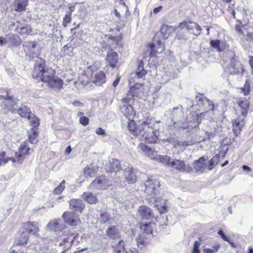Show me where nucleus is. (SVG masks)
Listing matches in <instances>:
<instances>
[{"instance_id":"nucleus-42","label":"nucleus","mask_w":253,"mask_h":253,"mask_svg":"<svg viewBox=\"0 0 253 253\" xmlns=\"http://www.w3.org/2000/svg\"><path fill=\"white\" fill-rule=\"evenodd\" d=\"M146 74V71L144 69L143 63L142 61H141L138 67L136 69L135 72V76H137L138 78H143Z\"/></svg>"},{"instance_id":"nucleus-51","label":"nucleus","mask_w":253,"mask_h":253,"mask_svg":"<svg viewBox=\"0 0 253 253\" xmlns=\"http://www.w3.org/2000/svg\"><path fill=\"white\" fill-rule=\"evenodd\" d=\"M65 181L63 180L54 190V193L56 194H60L65 189Z\"/></svg>"},{"instance_id":"nucleus-46","label":"nucleus","mask_w":253,"mask_h":253,"mask_svg":"<svg viewBox=\"0 0 253 253\" xmlns=\"http://www.w3.org/2000/svg\"><path fill=\"white\" fill-rule=\"evenodd\" d=\"M126 243L125 242L122 240H120L118 242H114L112 245V249L113 250L116 249L117 248L118 250H126Z\"/></svg>"},{"instance_id":"nucleus-9","label":"nucleus","mask_w":253,"mask_h":253,"mask_svg":"<svg viewBox=\"0 0 253 253\" xmlns=\"http://www.w3.org/2000/svg\"><path fill=\"white\" fill-rule=\"evenodd\" d=\"M120 110L122 114L128 120L131 121L133 119L135 115L133 108L130 104L121 105Z\"/></svg>"},{"instance_id":"nucleus-38","label":"nucleus","mask_w":253,"mask_h":253,"mask_svg":"<svg viewBox=\"0 0 253 253\" xmlns=\"http://www.w3.org/2000/svg\"><path fill=\"white\" fill-rule=\"evenodd\" d=\"M96 172L95 168L91 165L85 167L84 169V173L85 177H93Z\"/></svg>"},{"instance_id":"nucleus-45","label":"nucleus","mask_w":253,"mask_h":253,"mask_svg":"<svg viewBox=\"0 0 253 253\" xmlns=\"http://www.w3.org/2000/svg\"><path fill=\"white\" fill-rule=\"evenodd\" d=\"M73 242V239H71V241L69 242V239L68 238L66 237L64 238L59 243L60 246H63L66 245V244L68 243V245L67 246V249L64 250L62 251L61 253H66L68 250L71 249L72 246V242Z\"/></svg>"},{"instance_id":"nucleus-44","label":"nucleus","mask_w":253,"mask_h":253,"mask_svg":"<svg viewBox=\"0 0 253 253\" xmlns=\"http://www.w3.org/2000/svg\"><path fill=\"white\" fill-rule=\"evenodd\" d=\"M198 105L200 106L201 104H203V102H204V104L205 105L207 104L209 106V108H207V110L206 112H208L210 110L213 111V108H214V105L209 100H208L207 99H203L201 97L199 98L198 100Z\"/></svg>"},{"instance_id":"nucleus-40","label":"nucleus","mask_w":253,"mask_h":253,"mask_svg":"<svg viewBox=\"0 0 253 253\" xmlns=\"http://www.w3.org/2000/svg\"><path fill=\"white\" fill-rule=\"evenodd\" d=\"M182 106L181 105H178L176 107L172 109L171 112V118L172 119H176L181 117L182 115Z\"/></svg>"},{"instance_id":"nucleus-35","label":"nucleus","mask_w":253,"mask_h":253,"mask_svg":"<svg viewBox=\"0 0 253 253\" xmlns=\"http://www.w3.org/2000/svg\"><path fill=\"white\" fill-rule=\"evenodd\" d=\"M27 119L29 120V123L31 126H33L32 128L37 130L38 126H40V120L39 118L33 113L31 115L29 116Z\"/></svg>"},{"instance_id":"nucleus-19","label":"nucleus","mask_w":253,"mask_h":253,"mask_svg":"<svg viewBox=\"0 0 253 253\" xmlns=\"http://www.w3.org/2000/svg\"><path fill=\"white\" fill-rule=\"evenodd\" d=\"M243 116L240 115L234 121L233 124V131L235 135H237L240 132L241 129L245 124Z\"/></svg>"},{"instance_id":"nucleus-62","label":"nucleus","mask_w":253,"mask_h":253,"mask_svg":"<svg viewBox=\"0 0 253 253\" xmlns=\"http://www.w3.org/2000/svg\"><path fill=\"white\" fill-rule=\"evenodd\" d=\"M242 169L244 171H246L247 173L252 171V169L249 167H248L246 165H243L242 166Z\"/></svg>"},{"instance_id":"nucleus-27","label":"nucleus","mask_w":253,"mask_h":253,"mask_svg":"<svg viewBox=\"0 0 253 253\" xmlns=\"http://www.w3.org/2000/svg\"><path fill=\"white\" fill-rule=\"evenodd\" d=\"M55 72L54 70L52 68H47L44 70L42 73V77L40 80L45 83L49 82L55 76Z\"/></svg>"},{"instance_id":"nucleus-15","label":"nucleus","mask_w":253,"mask_h":253,"mask_svg":"<svg viewBox=\"0 0 253 253\" xmlns=\"http://www.w3.org/2000/svg\"><path fill=\"white\" fill-rule=\"evenodd\" d=\"M16 32L21 36H27L31 34L32 28L28 24H21L20 22H17Z\"/></svg>"},{"instance_id":"nucleus-57","label":"nucleus","mask_w":253,"mask_h":253,"mask_svg":"<svg viewBox=\"0 0 253 253\" xmlns=\"http://www.w3.org/2000/svg\"><path fill=\"white\" fill-rule=\"evenodd\" d=\"M89 119L84 116H83L80 119V123L83 126H86L88 124Z\"/></svg>"},{"instance_id":"nucleus-33","label":"nucleus","mask_w":253,"mask_h":253,"mask_svg":"<svg viewBox=\"0 0 253 253\" xmlns=\"http://www.w3.org/2000/svg\"><path fill=\"white\" fill-rule=\"evenodd\" d=\"M46 228L49 230H54L55 231H60L63 228V226L60 224L58 220L56 219L50 221L47 224Z\"/></svg>"},{"instance_id":"nucleus-34","label":"nucleus","mask_w":253,"mask_h":253,"mask_svg":"<svg viewBox=\"0 0 253 253\" xmlns=\"http://www.w3.org/2000/svg\"><path fill=\"white\" fill-rule=\"evenodd\" d=\"M83 196V199L90 204H95L97 202L96 196L91 192H84Z\"/></svg>"},{"instance_id":"nucleus-56","label":"nucleus","mask_w":253,"mask_h":253,"mask_svg":"<svg viewBox=\"0 0 253 253\" xmlns=\"http://www.w3.org/2000/svg\"><path fill=\"white\" fill-rule=\"evenodd\" d=\"M144 234H142L139 236L137 239V243L141 245H145L148 242V239L147 238L144 237Z\"/></svg>"},{"instance_id":"nucleus-53","label":"nucleus","mask_w":253,"mask_h":253,"mask_svg":"<svg viewBox=\"0 0 253 253\" xmlns=\"http://www.w3.org/2000/svg\"><path fill=\"white\" fill-rule=\"evenodd\" d=\"M218 157L215 156L209 162L208 169L211 170L217 164Z\"/></svg>"},{"instance_id":"nucleus-11","label":"nucleus","mask_w":253,"mask_h":253,"mask_svg":"<svg viewBox=\"0 0 253 253\" xmlns=\"http://www.w3.org/2000/svg\"><path fill=\"white\" fill-rule=\"evenodd\" d=\"M150 47V55L154 56L157 53L162 52L165 49V46L163 42L158 40L156 42V44L151 43L149 44Z\"/></svg>"},{"instance_id":"nucleus-47","label":"nucleus","mask_w":253,"mask_h":253,"mask_svg":"<svg viewBox=\"0 0 253 253\" xmlns=\"http://www.w3.org/2000/svg\"><path fill=\"white\" fill-rule=\"evenodd\" d=\"M27 232H26L24 230L22 231L21 234L19 239V244L22 245L27 243L29 239V235Z\"/></svg>"},{"instance_id":"nucleus-55","label":"nucleus","mask_w":253,"mask_h":253,"mask_svg":"<svg viewBox=\"0 0 253 253\" xmlns=\"http://www.w3.org/2000/svg\"><path fill=\"white\" fill-rule=\"evenodd\" d=\"M71 15L70 12H67L66 15L64 18V21L63 22V26L64 27H66L67 24L69 23L71 21Z\"/></svg>"},{"instance_id":"nucleus-28","label":"nucleus","mask_w":253,"mask_h":253,"mask_svg":"<svg viewBox=\"0 0 253 253\" xmlns=\"http://www.w3.org/2000/svg\"><path fill=\"white\" fill-rule=\"evenodd\" d=\"M106 234L111 239L119 238L121 236L118 227L115 226H112L108 228L106 231Z\"/></svg>"},{"instance_id":"nucleus-3","label":"nucleus","mask_w":253,"mask_h":253,"mask_svg":"<svg viewBox=\"0 0 253 253\" xmlns=\"http://www.w3.org/2000/svg\"><path fill=\"white\" fill-rule=\"evenodd\" d=\"M169 167L179 172L189 173L192 171L191 167L186 165L184 161L179 159H172Z\"/></svg>"},{"instance_id":"nucleus-21","label":"nucleus","mask_w":253,"mask_h":253,"mask_svg":"<svg viewBox=\"0 0 253 253\" xmlns=\"http://www.w3.org/2000/svg\"><path fill=\"white\" fill-rule=\"evenodd\" d=\"M106 170L109 172H117L121 169V165L119 160L112 159L108 165L106 166Z\"/></svg>"},{"instance_id":"nucleus-31","label":"nucleus","mask_w":253,"mask_h":253,"mask_svg":"<svg viewBox=\"0 0 253 253\" xmlns=\"http://www.w3.org/2000/svg\"><path fill=\"white\" fill-rule=\"evenodd\" d=\"M17 113L22 118H27L32 113L31 109L26 105L22 106L17 110Z\"/></svg>"},{"instance_id":"nucleus-50","label":"nucleus","mask_w":253,"mask_h":253,"mask_svg":"<svg viewBox=\"0 0 253 253\" xmlns=\"http://www.w3.org/2000/svg\"><path fill=\"white\" fill-rule=\"evenodd\" d=\"M235 28L238 35H244V31L243 29V26L242 25V23L240 20H237L236 21V23L235 24Z\"/></svg>"},{"instance_id":"nucleus-29","label":"nucleus","mask_w":253,"mask_h":253,"mask_svg":"<svg viewBox=\"0 0 253 253\" xmlns=\"http://www.w3.org/2000/svg\"><path fill=\"white\" fill-rule=\"evenodd\" d=\"M211 46L217 49L218 51H222L227 48V45L225 42L218 40H211L210 42Z\"/></svg>"},{"instance_id":"nucleus-5","label":"nucleus","mask_w":253,"mask_h":253,"mask_svg":"<svg viewBox=\"0 0 253 253\" xmlns=\"http://www.w3.org/2000/svg\"><path fill=\"white\" fill-rule=\"evenodd\" d=\"M62 217L66 223L71 226L77 225L81 222L79 214L74 211L64 212Z\"/></svg>"},{"instance_id":"nucleus-48","label":"nucleus","mask_w":253,"mask_h":253,"mask_svg":"<svg viewBox=\"0 0 253 253\" xmlns=\"http://www.w3.org/2000/svg\"><path fill=\"white\" fill-rule=\"evenodd\" d=\"M170 28L167 25H164L162 26L161 31L164 39H166L169 37L170 34Z\"/></svg>"},{"instance_id":"nucleus-49","label":"nucleus","mask_w":253,"mask_h":253,"mask_svg":"<svg viewBox=\"0 0 253 253\" xmlns=\"http://www.w3.org/2000/svg\"><path fill=\"white\" fill-rule=\"evenodd\" d=\"M100 221L102 223H111L112 222V219L110 217V215L107 212H103L100 214Z\"/></svg>"},{"instance_id":"nucleus-24","label":"nucleus","mask_w":253,"mask_h":253,"mask_svg":"<svg viewBox=\"0 0 253 253\" xmlns=\"http://www.w3.org/2000/svg\"><path fill=\"white\" fill-rule=\"evenodd\" d=\"M155 228L156 225L154 222H146L140 225L141 230L148 236H154L153 232Z\"/></svg>"},{"instance_id":"nucleus-36","label":"nucleus","mask_w":253,"mask_h":253,"mask_svg":"<svg viewBox=\"0 0 253 253\" xmlns=\"http://www.w3.org/2000/svg\"><path fill=\"white\" fill-rule=\"evenodd\" d=\"M171 160V159L169 156H162L160 155H158L155 161L162 163V164L165 165L166 166L169 167Z\"/></svg>"},{"instance_id":"nucleus-25","label":"nucleus","mask_w":253,"mask_h":253,"mask_svg":"<svg viewBox=\"0 0 253 253\" xmlns=\"http://www.w3.org/2000/svg\"><path fill=\"white\" fill-rule=\"evenodd\" d=\"M127 128L130 133H131L134 136H138L142 132L141 126H139L138 127H136L133 119H132V120L128 121Z\"/></svg>"},{"instance_id":"nucleus-20","label":"nucleus","mask_w":253,"mask_h":253,"mask_svg":"<svg viewBox=\"0 0 253 253\" xmlns=\"http://www.w3.org/2000/svg\"><path fill=\"white\" fill-rule=\"evenodd\" d=\"M44 70L45 65L44 63L36 62L32 73L33 78L40 80Z\"/></svg>"},{"instance_id":"nucleus-13","label":"nucleus","mask_w":253,"mask_h":253,"mask_svg":"<svg viewBox=\"0 0 253 253\" xmlns=\"http://www.w3.org/2000/svg\"><path fill=\"white\" fill-rule=\"evenodd\" d=\"M229 74L238 75L240 74H243L244 72L242 65L235 61L234 59H232L231 64L228 70Z\"/></svg>"},{"instance_id":"nucleus-61","label":"nucleus","mask_w":253,"mask_h":253,"mask_svg":"<svg viewBox=\"0 0 253 253\" xmlns=\"http://www.w3.org/2000/svg\"><path fill=\"white\" fill-rule=\"evenodd\" d=\"M73 105L75 107H81L84 106V104L80 101L77 100L73 102Z\"/></svg>"},{"instance_id":"nucleus-26","label":"nucleus","mask_w":253,"mask_h":253,"mask_svg":"<svg viewBox=\"0 0 253 253\" xmlns=\"http://www.w3.org/2000/svg\"><path fill=\"white\" fill-rule=\"evenodd\" d=\"M106 59L113 68L116 67V64L118 61V54L116 52L113 51L112 50L108 51Z\"/></svg>"},{"instance_id":"nucleus-1","label":"nucleus","mask_w":253,"mask_h":253,"mask_svg":"<svg viewBox=\"0 0 253 253\" xmlns=\"http://www.w3.org/2000/svg\"><path fill=\"white\" fill-rule=\"evenodd\" d=\"M145 120L147 121H143L141 124L142 132L139 135L144 136L146 142L151 143H155L157 140L158 132L160 128L159 125L160 122L157 121L153 125H151L152 120L151 118L147 117Z\"/></svg>"},{"instance_id":"nucleus-32","label":"nucleus","mask_w":253,"mask_h":253,"mask_svg":"<svg viewBox=\"0 0 253 253\" xmlns=\"http://www.w3.org/2000/svg\"><path fill=\"white\" fill-rule=\"evenodd\" d=\"M28 4V0H15L14 2V10L17 12H21L25 10Z\"/></svg>"},{"instance_id":"nucleus-12","label":"nucleus","mask_w":253,"mask_h":253,"mask_svg":"<svg viewBox=\"0 0 253 253\" xmlns=\"http://www.w3.org/2000/svg\"><path fill=\"white\" fill-rule=\"evenodd\" d=\"M23 228L28 234L37 236L39 231L38 223L37 222H27L23 225Z\"/></svg>"},{"instance_id":"nucleus-23","label":"nucleus","mask_w":253,"mask_h":253,"mask_svg":"<svg viewBox=\"0 0 253 253\" xmlns=\"http://www.w3.org/2000/svg\"><path fill=\"white\" fill-rule=\"evenodd\" d=\"M63 84V81L61 79L55 76L47 83L49 87L57 90L61 89L62 88Z\"/></svg>"},{"instance_id":"nucleus-37","label":"nucleus","mask_w":253,"mask_h":253,"mask_svg":"<svg viewBox=\"0 0 253 253\" xmlns=\"http://www.w3.org/2000/svg\"><path fill=\"white\" fill-rule=\"evenodd\" d=\"M8 38L10 42L14 46L19 45L22 42L21 38L17 34H9Z\"/></svg>"},{"instance_id":"nucleus-14","label":"nucleus","mask_w":253,"mask_h":253,"mask_svg":"<svg viewBox=\"0 0 253 253\" xmlns=\"http://www.w3.org/2000/svg\"><path fill=\"white\" fill-rule=\"evenodd\" d=\"M69 206L71 210L81 213L84 208L85 205L81 199H73L69 201Z\"/></svg>"},{"instance_id":"nucleus-17","label":"nucleus","mask_w":253,"mask_h":253,"mask_svg":"<svg viewBox=\"0 0 253 253\" xmlns=\"http://www.w3.org/2000/svg\"><path fill=\"white\" fill-rule=\"evenodd\" d=\"M139 148L144 153L145 155L150 159L156 160L158 153L156 151L148 147L143 143H141L139 145Z\"/></svg>"},{"instance_id":"nucleus-30","label":"nucleus","mask_w":253,"mask_h":253,"mask_svg":"<svg viewBox=\"0 0 253 253\" xmlns=\"http://www.w3.org/2000/svg\"><path fill=\"white\" fill-rule=\"evenodd\" d=\"M105 74L101 71H99L95 74L93 82L97 85L100 86L105 82Z\"/></svg>"},{"instance_id":"nucleus-43","label":"nucleus","mask_w":253,"mask_h":253,"mask_svg":"<svg viewBox=\"0 0 253 253\" xmlns=\"http://www.w3.org/2000/svg\"><path fill=\"white\" fill-rule=\"evenodd\" d=\"M4 98L5 101L4 102V104H6L9 103V104L7 105V107L8 109H10L11 107L12 108L13 106L16 104L14 100L13 99L12 96H9L8 94L6 95L5 97L0 95V99Z\"/></svg>"},{"instance_id":"nucleus-41","label":"nucleus","mask_w":253,"mask_h":253,"mask_svg":"<svg viewBox=\"0 0 253 253\" xmlns=\"http://www.w3.org/2000/svg\"><path fill=\"white\" fill-rule=\"evenodd\" d=\"M29 133V140L31 144H34L38 142V137L39 133L37 132L36 130H34V128H31V131L28 132Z\"/></svg>"},{"instance_id":"nucleus-18","label":"nucleus","mask_w":253,"mask_h":253,"mask_svg":"<svg viewBox=\"0 0 253 253\" xmlns=\"http://www.w3.org/2000/svg\"><path fill=\"white\" fill-rule=\"evenodd\" d=\"M126 180L128 183H133L136 180V171L132 167H127L125 170Z\"/></svg>"},{"instance_id":"nucleus-54","label":"nucleus","mask_w":253,"mask_h":253,"mask_svg":"<svg viewBox=\"0 0 253 253\" xmlns=\"http://www.w3.org/2000/svg\"><path fill=\"white\" fill-rule=\"evenodd\" d=\"M188 36L186 33H179L176 35V38L177 40L180 41L182 42H186L188 39Z\"/></svg>"},{"instance_id":"nucleus-2","label":"nucleus","mask_w":253,"mask_h":253,"mask_svg":"<svg viewBox=\"0 0 253 253\" xmlns=\"http://www.w3.org/2000/svg\"><path fill=\"white\" fill-rule=\"evenodd\" d=\"M145 192L149 196L151 197V200H154L155 206L159 210L162 208V212L167 211V207L164 203V205H161L158 203V199L155 198L156 194L158 188L160 186V182L159 181L152 178H149L147 180L145 183Z\"/></svg>"},{"instance_id":"nucleus-59","label":"nucleus","mask_w":253,"mask_h":253,"mask_svg":"<svg viewBox=\"0 0 253 253\" xmlns=\"http://www.w3.org/2000/svg\"><path fill=\"white\" fill-rule=\"evenodd\" d=\"M95 132L97 134L100 135H103L105 134V130L103 129L101 127L97 128L95 130Z\"/></svg>"},{"instance_id":"nucleus-16","label":"nucleus","mask_w":253,"mask_h":253,"mask_svg":"<svg viewBox=\"0 0 253 253\" xmlns=\"http://www.w3.org/2000/svg\"><path fill=\"white\" fill-rule=\"evenodd\" d=\"M138 212L142 219L149 220L154 217V214L151 209L145 206L140 207Z\"/></svg>"},{"instance_id":"nucleus-39","label":"nucleus","mask_w":253,"mask_h":253,"mask_svg":"<svg viewBox=\"0 0 253 253\" xmlns=\"http://www.w3.org/2000/svg\"><path fill=\"white\" fill-rule=\"evenodd\" d=\"M5 155V152H0V166L5 165L9 161H11L12 163L16 162V159L15 158L13 157H6Z\"/></svg>"},{"instance_id":"nucleus-64","label":"nucleus","mask_w":253,"mask_h":253,"mask_svg":"<svg viewBox=\"0 0 253 253\" xmlns=\"http://www.w3.org/2000/svg\"><path fill=\"white\" fill-rule=\"evenodd\" d=\"M247 39L249 41L253 42V33H249L247 35Z\"/></svg>"},{"instance_id":"nucleus-8","label":"nucleus","mask_w":253,"mask_h":253,"mask_svg":"<svg viewBox=\"0 0 253 253\" xmlns=\"http://www.w3.org/2000/svg\"><path fill=\"white\" fill-rule=\"evenodd\" d=\"M30 151L31 149L28 146L26 142L24 141L22 143L20 146L18 152L16 153V162L19 164H22L26 155L30 154Z\"/></svg>"},{"instance_id":"nucleus-58","label":"nucleus","mask_w":253,"mask_h":253,"mask_svg":"<svg viewBox=\"0 0 253 253\" xmlns=\"http://www.w3.org/2000/svg\"><path fill=\"white\" fill-rule=\"evenodd\" d=\"M218 234L221 237V238L225 241H227L229 242L228 238L224 234L222 230H219L218 232Z\"/></svg>"},{"instance_id":"nucleus-10","label":"nucleus","mask_w":253,"mask_h":253,"mask_svg":"<svg viewBox=\"0 0 253 253\" xmlns=\"http://www.w3.org/2000/svg\"><path fill=\"white\" fill-rule=\"evenodd\" d=\"M238 107L237 111L241 113L240 115L243 116V118H246L249 107V103L247 99L240 98L237 100Z\"/></svg>"},{"instance_id":"nucleus-60","label":"nucleus","mask_w":253,"mask_h":253,"mask_svg":"<svg viewBox=\"0 0 253 253\" xmlns=\"http://www.w3.org/2000/svg\"><path fill=\"white\" fill-rule=\"evenodd\" d=\"M220 246V245L219 244H215L212 246L211 250L214 253H216L218 251Z\"/></svg>"},{"instance_id":"nucleus-63","label":"nucleus","mask_w":253,"mask_h":253,"mask_svg":"<svg viewBox=\"0 0 253 253\" xmlns=\"http://www.w3.org/2000/svg\"><path fill=\"white\" fill-rule=\"evenodd\" d=\"M125 253H137V251L135 248H130L128 251L126 249Z\"/></svg>"},{"instance_id":"nucleus-7","label":"nucleus","mask_w":253,"mask_h":253,"mask_svg":"<svg viewBox=\"0 0 253 253\" xmlns=\"http://www.w3.org/2000/svg\"><path fill=\"white\" fill-rule=\"evenodd\" d=\"M179 27L181 29L186 28L190 33L196 36L199 35L202 30L200 26L194 22H181Z\"/></svg>"},{"instance_id":"nucleus-4","label":"nucleus","mask_w":253,"mask_h":253,"mask_svg":"<svg viewBox=\"0 0 253 253\" xmlns=\"http://www.w3.org/2000/svg\"><path fill=\"white\" fill-rule=\"evenodd\" d=\"M110 185V181L105 175L96 178L90 184V189H106Z\"/></svg>"},{"instance_id":"nucleus-6","label":"nucleus","mask_w":253,"mask_h":253,"mask_svg":"<svg viewBox=\"0 0 253 253\" xmlns=\"http://www.w3.org/2000/svg\"><path fill=\"white\" fill-rule=\"evenodd\" d=\"M138 86H141V85L138 84H136L130 87L126 96L121 99V102L122 104V105L130 104V102L133 100V98L135 96L137 97L138 96L140 91L138 87Z\"/></svg>"},{"instance_id":"nucleus-22","label":"nucleus","mask_w":253,"mask_h":253,"mask_svg":"<svg viewBox=\"0 0 253 253\" xmlns=\"http://www.w3.org/2000/svg\"><path fill=\"white\" fill-rule=\"evenodd\" d=\"M205 161V159L202 157L193 162L192 165L197 172H203L205 170L206 168Z\"/></svg>"},{"instance_id":"nucleus-52","label":"nucleus","mask_w":253,"mask_h":253,"mask_svg":"<svg viewBox=\"0 0 253 253\" xmlns=\"http://www.w3.org/2000/svg\"><path fill=\"white\" fill-rule=\"evenodd\" d=\"M242 91L243 92L244 95H247L249 94L250 91V84L249 81L248 80H246L244 87L242 88Z\"/></svg>"}]
</instances>
